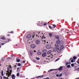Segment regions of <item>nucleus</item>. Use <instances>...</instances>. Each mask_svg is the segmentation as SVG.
<instances>
[{"label":"nucleus","mask_w":79,"mask_h":79,"mask_svg":"<svg viewBox=\"0 0 79 79\" xmlns=\"http://www.w3.org/2000/svg\"><path fill=\"white\" fill-rule=\"evenodd\" d=\"M56 69H51L48 71V72H51V71H53V70H56Z\"/></svg>","instance_id":"25"},{"label":"nucleus","mask_w":79,"mask_h":79,"mask_svg":"<svg viewBox=\"0 0 79 79\" xmlns=\"http://www.w3.org/2000/svg\"><path fill=\"white\" fill-rule=\"evenodd\" d=\"M56 47H58V48H59V45H56Z\"/></svg>","instance_id":"50"},{"label":"nucleus","mask_w":79,"mask_h":79,"mask_svg":"<svg viewBox=\"0 0 79 79\" xmlns=\"http://www.w3.org/2000/svg\"><path fill=\"white\" fill-rule=\"evenodd\" d=\"M9 33H12V34H13V31H11V32H9Z\"/></svg>","instance_id":"45"},{"label":"nucleus","mask_w":79,"mask_h":79,"mask_svg":"<svg viewBox=\"0 0 79 79\" xmlns=\"http://www.w3.org/2000/svg\"><path fill=\"white\" fill-rule=\"evenodd\" d=\"M10 41V39H7L6 40V43H7L8 42H9Z\"/></svg>","instance_id":"22"},{"label":"nucleus","mask_w":79,"mask_h":79,"mask_svg":"<svg viewBox=\"0 0 79 79\" xmlns=\"http://www.w3.org/2000/svg\"><path fill=\"white\" fill-rule=\"evenodd\" d=\"M68 63H69V64H71V62L69 61L68 62Z\"/></svg>","instance_id":"49"},{"label":"nucleus","mask_w":79,"mask_h":79,"mask_svg":"<svg viewBox=\"0 0 79 79\" xmlns=\"http://www.w3.org/2000/svg\"><path fill=\"white\" fill-rule=\"evenodd\" d=\"M43 52V53H46V52H47V50L46 49H44L42 51Z\"/></svg>","instance_id":"19"},{"label":"nucleus","mask_w":79,"mask_h":79,"mask_svg":"<svg viewBox=\"0 0 79 79\" xmlns=\"http://www.w3.org/2000/svg\"><path fill=\"white\" fill-rule=\"evenodd\" d=\"M56 39H60V37H59V36L56 37Z\"/></svg>","instance_id":"32"},{"label":"nucleus","mask_w":79,"mask_h":79,"mask_svg":"<svg viewBox=\"0 0 79 79\" xmlns=\"http://www.w3.org/2000/svg\"><path fill=\"white\" fill-rule=\"evenodd\" d=\"M34 35H33L32 38H34Z\"/></svg>","instance_id":"58"},{"label":"nucleus","mask_w":79,"mask_h":79,"mask_svg":"<svg viewBox=\"0 0 79 79\" xmlns=\"http://www.w3.org/2000/svg\"><path fill=\"white\" fill-rule=\"evenodd\" d=\"M60 41L59 40H57L56 41V44H58H58H60Z\"/></svg>","instance_id":"15"},{"label":"nucleus","mask_w":79,"mask_h":79,"mask_svg":"<svg viewBox=\"0 0 79 79\" xmlns=\"http://www.w3.org/2000/svg\"><path fill=\"white\" fill-rule=\"evenodd\" d=\"M53 50L54 52H56L57 51V48H53Z\"/></svg>","instance_id":"16"},{"label":"nucleus","mask_w":79,"mask_h":79,"mask_svg":"<svg viewBox=\"0 0 79 79\" xmlns=\"http://www.w3.org/2000/svg\"><path fill=\"white\" fill-rule=\"evenodd\" d=\"M11 77L12 79H15V75L14 74H12L11 76Z\"/></svg>","instance_id":"12"},{"label":"nucleus","mask_w":79,"mask_h":79,"mask_svg":"<svg viewBox=\"0 0 79 79\" xmlns=\"http://www.w3.org/2000/svg\"><path fill=\"white\" fill-rule=\"evenodd\" d=\"M58 70H59V71H62L63 70V67L62 66H60Z\"/></svg>","instance_id":"10"},{"label":"nucleus","mask_w":79,"mask_h":79,"mask_svg":"<svg viewBox=\"0 0 79 79\" xmlns=\"http://www.w3.org/2000/svg\"><path fill=\"white\" fill-rule=\"evenodd\" d=\"M67 67L68 68H70V67H71V66L70 65H68L67 66Z\"/></svg>","instance_id":"30"},{"label":"nucleus","mask_w":79,"mask_h":79,"mask_svg":"<svg viewBox=\"0 0 79 79\" xmlns=\"http://www.w3.org/2000/svg\"><path fill=\"white\" fill-rule=\"evenodd\" d=\"M16 46H18V44H16Z\"/></svg>","instance_id":"62"},{"label":"nucleus","mask_w":79,"mask_h":79,"mask_svg":"<svg viewBox=\"0 0 79 79\" xmlns=\"http://www.w3.org/2000/svg\"><path fill=\"white\" fill-rule=\"evenodd\" d=\"M1 39H2V40H5V38L4 37H2Z\"/></svg>","instance_id":"23"},{"label":"nucleus","mask_w":79,"mask_h":79,"mask_svg":"<svg viewBox=\"0 0 79 79\" xmlns=\"http://www.w3.org/2000/svg\"><path fill=\"white\" fill-rule=\"evenodd\" d=\"M11 74L10 72H9V73H6V75L8 76V77H9V76H11Z\"/></svg>","instance_id":"11"},{"label":"nucleus","mask_w":79,"mask_h":79,"mask_svg":"<svg viewBox=\"0 0 79 79\" xmlns=\"http://www.w3.org/2000/svg\"><path fill=\"white\" fill-rule=\"evenodd\" d=\"M61 76H62V73H61L60 75H59V77H61Z\"/></svg>","instance_id":"44"},{"label":"nucleus","mask_w":79,"mask_h":79,"mask_svg":"<svg viewBox=\"0 0 79 79\" xmlns=\"http://www.w3.org/2000/svg\"><path fill=\"white\" fill-rule=\"evenodd\" d=\"M5 57H2L1 60V61H5Z\"/></svg>","instance_id":"18"},{"label":"nucleus","mask_w":79,"mask_h":79,"mask_svg":"<svg viewBox=\"0 0 79 79\" xmlns=\"http://www.w3.org/2000/svg\"><path fill=\"white\" fill-rule=\"evenodd\" d=\"M36 59L37 60H40V58L36 57Z\"/></svg>","instance_id":"29"},{"label":"nucleus","mask_w":79,"mask_h":79,"mask_svg":"<svg viewBox=\"0 0 79 79\" xmlns=\"http://www.w3.org/2000/svg\"><path fill=\"white\" fill-rule=\"evenodd\" d=\"M7 72L8 73H9L10 72V74H11V73H12V70H11V65L8 66Z\"/></svg>","instance_id":"1"},{"label":"nucleus","mask_w":79,"mask_h":79,"mask_svg":"<svg viewBox=\"0 0 79 79\" xmlns=\"http://www.w3.org/2000/svg\"><path fill=\"white\" fill-rule=\"evenodd\" d=\"M38 35H36V37H38Z\"/></svg>","instance_id":"60"},{"label":"nucleus","mask_w":79,"mask_h":79,"mask_svg":"<svg viewBox=\"0 0 79 79\" xmlns=\"http://www.w3.org/2000/svg\"><path fill=\"white\" fill-rule=\"evenodd\" d=\"M33 62H34L35 63L36 62V61L35 60H33Z\"/></svg>","instance_id":"47"},{"label":"nucleus","mask_w":79,"mask_h":79,"mask_svg":"<svg viewBox=\"0 0 79 79\" xmlns=\"http://www.w3.org/2000/svg\"><path fill=\"white\" fill-rule=\"evenodd\" d=\"M61 52V49H60L58 48L57 50V52L60 53Z\"/></svg>","instance_id":"14"},{"label":"nucleus","mask_w":79,"mask_h":79,"mask_svg":"<svg viewBox=\"0 0 79 79\" xmlns=\"http://www.w3.org/2000/svg\"><path fill=\"white\" fill-rule=\"evenodd\" d=\"M71 63H73L74 62V59H72L71 60Z\"/></svg>","instance_id":"36"},{"label":"nucleus","mask_w":79,"mask_h":79,"mask_svg":"<svg viewBox=\"0 0 79 79\" xmlns=\"http://www.w3.org/2000/svg\"><path fill=\"white\" fill-rule=\"evenodd\" d=\"M35 43L36 45H39L40 43V41L39 40H37L35 41Z\"/></svg>","instance_id":"3"},{"label":"nucleus","mask_w":79,"mask_h":79,"mask_svg":"<svg viewBox=\"0 0 79 79\" xmlns=\"http://www.w3.org/2000/svg\"><path fill=\"white\" fill-rule=\"evenodd\" d=\"M17 76H19V73H18L17 74Z\"/></svg>","instance_id":"38"},{"label":"nucleus","mask_w":79,"mask_h":79,"mask_svg":"<svg viewBox=\"0 0 79 79\" xmlns=\"http://www.w3.org/2000/svg\"><path fill=\"white\" fill-rule=\"evenodd\" d=\"M64 46L62 45V46H61L60 47V48L61 50H63V48H64Z\"/></svg>","instance_id":"13"},{"label":"nucleus","mask_w":79,"mask_h":79,"mask_svg":"<svg viewBox=\"0 0 79 79\" xmlns=\"http://www.w3.org/2000/svg\"><path fill=\"white\" fill-rule=\"evenodd\" d=\"M16 65H14V67H16Z\"/></svg>","instance_id":"57"},{"label":"nucleus","mask_w":79,"mask_h":79,"mask_svg":"<svg viewBox=\"0 0 79 79\" xmlns=\"http://www.w3.org/2000/svg\"><path fill=\"white\" fill-rule=\"evenodd\" d=\"M78 69H79V68H78Z\"/></svg>","instance_id":"64"},{"label":"nucleus","mask_w":79,"mask_h":79,"mask_svg":"<svg viewBox=\"0 0 79 79\" xmlns=\"http://www.w3.org/2000/svg\"><path fill=\"white\" fill-rule=\"evenodd\" d=\"M11 58L9 57V58Z\"/></svg>","instance_id":"63"},{"label":"nucleus","mask_w":79,"mask_h":79,"mask_svg":"<svg viewBox=\"0 0 79 79\" xmlns=\"http://www.w3.org/2000/svg\"><path fill=\"white\" fill-rule=\"evenodd\" d=\"M18 65L19 66H21V64L20 63H18Z\"/></svg>","instance_id":"35"},{"label":"nucleus","mask_w":79,"mask_h":79,"mask_svg":"<svg viewBox=\"0 0 79 79\" xmlns=\"http://www.w3.org/2000/svg\"><path fill=\"white\" fill-rule=\"evenodd\" d=\"M46 48L47 49H50L51 48H52V47L51 46V45L50 44H47L46 47Z\"/></svg>","instance_id":"2"},{"label":"nucleus","mask_w":79,"mask_h":79,"mask_svg":"<svg viewBox=\"0 0 79 79\" xmlns=\"http://www.w3.org/2000/svg\"><path fill=\"white\" fill-rule=\"evenodd\" d=\"M31 47L32 48H35V45L34 44H31Z\"/></svg>","instance_id":"5"},{"label":"nucleus","mask_w":79,"mask_h":79,"mask_svg":"<svg viewBox=\"0 0 79 79\" xmlns=\"http://www.w3.org/2000/svg\"><path fill=\"white\" fill-rule=\"evenodd\" d=\"M53 27L54 28H55V27H56V25H55V24H53Z\"/></svg>","instance_id":"31"},{"label":"nucleus","mask_w":79,"mask_h":79,"mask_svg":"<svg viewBox=\"0 0 79 79\" xmlns=\"http://www.w3.org/2000/svg\"><path fill=\"white\" fill-rule=\"evenodd\" d=\"M49 35L50 37H52V33H49Z\"/></svg>","instance_id":"28"},{"label":"nucleus","mask_w":79,"mask_h":79,"mask_svg":"<svg viewBox=\"0 0 79 79\" xmlns=\"http://www.w3.org/2000/svg\"><path fill=\"white\" fill-rule=\"evenodd\" d=\"M73 60H76V57L74 56L73 57Z\"/></svg>","instance_id":"27"},{"label":"nucleus","mask_w":79,"mask_h":79,"mask_svg":"<svg viewBox=\"0 0 79 79\" xmlns=\"http://www.w3.org/2000/svg\"><path fill=\"white\" fill-rule=\"evenodd\" d=\"M40 77V78H42L43 77V76H39L38 77H36V78H39Z\"/></svg>","instance_id":"24"},{"label":"nucleus","mask_w":79,"mask_h":79,"mask_svg":"<svg viewBox=\"0 0 79 79\" xmlns=\"http://www.w3.org/2000/svg\"><path fill=\"white\" fill-rule=\"evenodd\" d=\"M49 27L50 28V29H52V27H51V26H49Z\"/></svg>","instance_id":"37"},{"label":"nucleus","mask_w":79,"mask_h":79,"mask_svg":"<svg viewBox=\"0 0 79 79\" xmlns=\"http://www.w3.org/2000/svg\"><path fill=\"white\" fill-rule=\"evenodd\" d=\"M72 57L70 58V59L69 60L71 61V60H72Z\"/></svg>","instance_id":"51"},{"label":"nucleus","mask_w":79,"mask_h":79,"mask_svg":"<svg viewBox=\"0 0 79 79\" xmlns=\"http://www.w3.org/2000/svg\"><path fill=\"white\" fill-rule=\"evenodd\" d=\"M66 65H68V64H69L68 63V62H66Z\"/></svg>","instance_id":"43"},{"label":"nucleus","mask_w":79,"mask_h":79,"mask_svg":"<svg viewBox=\"0 0 79 79\" xmlns=\"http://www.w3.org/2000/svg\"><path fill=\"white\" fill-rule=\"evenodd\" d=\"M7 36L8 37H9V36H10V34H8L7 35Z\"/></svg>","instance_id":"53"},{"label":"nucleus","mask_w":79,"mask_h":79,"mask_svg":"<svg viewBox=\"0 0 79 79\" xmlns=\"http://www.w3.org/2000/svg\"><path fill=\"white\" fill-rule=\"evenodd\" d=\"M13 56H14V55H11V56H12V57Z\"/></svg>","instance_id":"56"},{"label":"nucleus","mask_w":79,"mask_h":79,"mask_svg":"<svg viewBox=\"0 0 79 79\" xmlns=\"http://www.w3.org/2000/svg\"><path fill=\"white\" fill-rule=\"evenodd\" d=\"M71 66H74V64H71Z\"/></svg>","instance_id":"41"},{"label":"nucleus","mask_w":79,"mask_h":79,"mask_svg":"<svg viewBox=\"0 0 79 79\" xmlns=\"http://www.w3.org/2000/svg\"><path fill=\"white\" fill-rule=\"evenodd\" d=\"M17 62H20V60L19 59H18L17 60Z\"/></svg>","instance_id":"34"},{"label":"nucleus","mask_w":79,"mask_h":79,"mask_svg":"<svg viewBox=\"0 0 79 79\" xmlns=\"http://www.w3.org/2000/svg\"><path fill=\"white\" fill-rule=\"evenodd\" d=\"M77 63H78V64H79V59H78V60L77 61Z\"/></svg>","instance_id":"39"},{"label":"nucleus","mask_w":79,"mask_h":79,"mask_svg":"<svg viewBox=\"0 0 79 79\" xmlns=\"http://www.w3.org/2000/svg\"><path fill=\"white\" fill-rule=\"evenodd\" d=\"M31 37V35L30 34L28 35L27 36V39H30V38Z\"/></svg>","instance_id":"8"},{"label":"nucleus","mask_w":79,"mask_h":79,"mask_svg":"<svg viewBox=\"0 0 79 79\" xmlns=\"http://www.w3.org/2000/svg\"><path fill=\"white\" fill-rule=\"evenodd\" d=\"M34 52H36V51L35 50L34 51Z\"/></svg>","instance_id":"59"},{"label":"nucleus","mask_w":79,"mask_h":79,"mask_svg":"<svg viewBox=\"0 0 79 79\" xmlns=\"http://www.w3.org/2000/svg\"><path fill=\"white\" fill-rule=\"evenodd\" d=\"M46 78L47 79H50V78H49L48 77H47Z\"/></svg>","instance_id":"52"},{"label":"nucleus","mask_w":79,"mask_h":79,"mask_svg":"<svg viewBox=\"0 0 79 79\" xmlns=\"http://www.w3.org/2000/svg\"><path fill=\"white\" fill-rule=\"evenodd\" d=\"M60 60V58H58L56 60H55L56 61H58V60Z\"/></svg>","instance_id":"33"},{"label":"nucleus","mask_w":79,"mask_h":79,"mask_svg":"<svg viewBox=\"0 0 79 79\" xmlns=\"http://www.w3.org/2000/svg\"><path fill=\"white\" fill-rule=\"evenodd\" d=\"M47 23H45L44 24V26H46V25H47Z\"/></svg>","instance_id":"42"},{"label":"nucleus","mask_w":79,"mask_h":79,"mask_svg":"<svg viewBox=\"0 0 79 79\" xmlns=\"http://www.w3.org/2000/svg\"><path fill=\"white\" fill-rule=\"evenodd\" d=\"M42 54V53H41V52H37V55H40L41 54Z\"/></svg>","instance_id":"26"},{"label":"nucleus","mask_w":79,"mask_h":79,"mask_svg":"<svg viewBox=\"0 0 79 79\" xmlns=\"http://www.w3.org/2000/svg\"><path fill=\"white\" fill-rule=\"evenodd\" d=\"M1 75L2 76H3L4 74H3V70L1 71Z\"/></svg>","instance_id":"17"},{"label":"nucleus","mask_w":79,"mask_h":79,"mask_svg":"<svg viewBox=\"0 0 79 79\" xmlns=\"http://www.w3.org/2000/svg\"><path fill=\"white\" fill-rule=\"evenodd\" d=\"M5 44L4 43H2L1 44L2 45H3Z\"/></svg>","instance_id":"48"},{"label":"nucleus","mask_w":79,"mask_h":79,"mask_svg":"<svg viewBox=\"0 0 79 79\" xmlns=\"http://www.w3.org/2000/svg\"><path fill=\"white\" fill-rule=\"evenodd\" d=\"M47 44H48V42H47Z\"/></svg>","instance_id":"61"},{"label":"nucleus","mask_w":79,"mask_h":79,"mask_svg":"<svg viewBox=\"0 0 79 79\" xmlns=\"http://www.w3.org/2000/svg\"><path fill=\"white\" fill-rule=\"evenodd\" d=\"M45 37L43 36L42 37V39H45Z\"/></svg>","instance_id":"40"},{"label":"nucleus","mask_w":79,"mask_h":79,"mask_svg":"<svg viewBox=\"0 0 79 79\" xmlns=\"http://www.w3.org/2000/svg\"><path fill=\"white\" fill-rule=\"evenodd\" d=\"M52 50H50L49 51H48L47 52V53L48 54H50V53H52Z\"/></svg>","instance_id":"21"},{"label":"nucleus","mask_w":79,"mask_h":79,"mask_svg":"<svg viewBox=\"0 0 79 79\" xmlns=\"http://www.w3.org/2000/svg\"><path fill=\"white\" fill-rule=\"evenodd\" d=\"M48 58H47L46 59V61H47L48 62V61H50V57H51V56H48Z\"/></svg>","instance_id":"6"},{"label":"nucleus","mask_w":79,"mask_h":79,"mask_svg":"<svg viewBox=\"0 0 79 79\" xmlns=\"http://www.w3.org/2000/svg\"><path fill=\"white\" fill-rule=\"evenodd\" d=\"M37 25L40 26H42V23L41 22H39L37 23Z\"/></svg>","instance_id":"4"},{"label":"nucleus","mask_w":79,"mask_h":79,"mask_svg":"<svg viewBox=\"0 0 79 79\" xmlns=\"http://www.w3.org/2000/svg\"><path fill=\"white\" fill-rule=\"evenodd\" d=\"M56 76H57V77H59V76H60V75H59L58 74H57L56 75Z\"/></svg>","instance_id":"46"},{"label":"nucleus","mask_w":79,"mask_h":79,"mask_svg":"<svg viewBox=\"0 0 79 79\" xmlns=\"http://www.w3.org/2000/svg\"><path fill=\"white\" fill-rule=\"evenodd\" d=\"M47 56V53H44L42 54V56L43 57H45V56Z\"/></svg>","instance_id":"9"},{"label":"nucleus","mask_w":79,"mask_h":79,"mask_svg":"<svg viewBox=\"0 0 79 79\" xmlns=\"http://www.w3.org/2000/svg\"><path fill=\"white\" fill-rule=\"evenodd\" d=\"M19 69V67L17 68V70H18Z\"/></svg>","instance_id":"54"},{"label":"nucleus","mask_w":79,"mask_h":79,"mask_svg":"<svg viewBox=\"0 0 79 79\" xmlns=\"http://www.w3.org/2000/svg\"><path fill=\"white\" fill-rule=\"evenodd\" d=\"M63 44H64L63 41H60L59 43V45H63Z\"/></svg>","instance_id":"7"},{"label":"nucleus","mask_w":79,"mask_h":79,"mask_svg":"<svg viewBox=\"0 0 79 79\" xmlns=\"http://www.w3.org/2000/svg\"><path fill=\"white\" fill-rule=\"evenodd\" d=\"M29 52H30V56H32V51H30Z\"/></svg>","instance_id":"20"},{"label":"nucleus","mask_w":79,"mask_h":79,"mask_svg":"<svg viewBox=\"0 0 79 79\" xmlns=\"http://www.w3.org/2000/svg\"><path fill=\"white\" fill-rule=\"evenodd\" d=\"M25 60H23V63H25Z\"/></svg>","instance_id":"55"}]
</instances>
